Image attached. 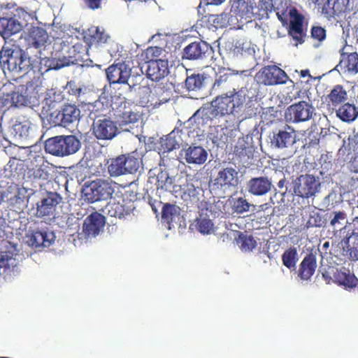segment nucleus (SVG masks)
<instances>
[{
  "instance_id": "1",
  "label": "nucleus",
  "mask_w": 358,
  "mask_h": 358,
  "mask_svg": "<svg viewBox=\"0 0 358 358\" xmlns=\"http://www.w3.org/2000/svg\"><path fill=\"white\" fill-rule=\"evenodd\" d=\"M249 97L247 87H241L237 92L232 91L218 95L210 103L203 105L190 117L189 121L195 123L198 128L210 124L218 117L233 113L236 108H240Z\"/></svg>"
},
{
  "instance_id": "2",
  "label": "nucleus",
  "mask_w": 358,
  "mask_h": 358,
  "mask_svg": "<svg viewBox=\"0 0 358 358\" xmlns=\"http://www.w3.org/2000/svg\"><path fill=\"white\" fill-rule=\"evenodd\" d=\"M0 64L3 71L27 73L31 68L30 58L15 43L6 42L0 51Z\"/></svg>"
},
{
  "instance_id": "3",
  "label": "nucleus",
  "mask_w": 358,
  "mask_h": 358,
  "mask_svg": "<svg viewBox=\"0 0 358 358\" xmlns=\"http://www.w3.org/2000/svg\"><path fill=\"white\" fill-rule=\"evenodd\" d=\"M79 139L73 135L57 136L46 140L45 150L57 157H66L77 152L80 148Z\"/></svg>"
},
{
  "instance_id": "4",
  "label": "nucleus",
  "mask_w": 358,
  "mask_h": 358,
  "mask_svg": "<svg viewBox=\"0 0 358 358\" xmlns=\"http://www.w3.org/2000/svg\"><path fill=\"white\" fill-rule=\"evenodd\" d=\"M321 272L323 278L328 283L331 280L348 287H354L357 285V278L350 271L342 265L331 264L325 265L322 264Z\"/></svg>"
},
{
  "instance_id": "5",
  "label": "nucleus",
  "mask_w": 358,
  "mask_h": 358,
  "mask_svg": "<svg viewBox=\"0 0 358 358\" xmlns=\"http://www.w3.org/2000/svg\"><path fill=\"white\" fill-rule=\"evenodd\" d=\"M113 185L106 180H94L85 185L83 189L85 199L94 203L111 198L114 192Z\"/></svg>"
},
{
  "instance_id": "6",
  "label": "nucleus",
  "mask_w": 358,
  "mask_h": 358,
  "mask_svg": "<svg viewBox=\"0 0 358 358\" xmlns=\"http://www.w3.org/2000/svg\"><path fill=\"white\" fill-rule=\"evenodd\" d=\"M13 250L0 252V283L11 280L20 272V260Z\"/></svg>"
},
{
  "instance_id": "7",
  "label": "nucleus",
  "mask_w": 358,
  "mask_h": 358,
  "mask_svg": "<svg viewBox=\"0 0 358 358\" xmlns=\"http://www.w3.org/2000/svg\"><path fill=\"white\" fill-rule=\"evenodd\" d=\"M295 131L290 127H287L284 130H279L274 133L271 138V146L285 150V153L287 157L292 156L296 151L294 146L296 143Z\"/></svg>"
},
{
  "instance_id": "8",
  "label": "nucleus",
  "mask_w": 358,
  "mask_h": 358,
  "mask_svg": "<svg viewBox=\"0 0 358 358\" xmlns=\"http://www.w3.org/2000/svg\"><path fill=\"white\" fill-rule=\"evenodd\" d=\"M315 115L314 106L306 101H301L297 103L289 106L285 111L287 121L299 123L309 121Z\"/></svg>"
},
{
  "instance_id": "9",
  "label": "nucleus",
  "mask_w": 358,
  "mask_h": 358,
  "mask_svg": "<svg viewBox=\"0 0 358 358\" xmlns=\"http://www.w3.org/2000/svg\"><path fill=\"white\" fill-rule=\"evenodd\" d=\"M185 182L184 176H171L168 171H162L157 175V191H164L176 196L180 195V186Z\"/></svg>"
},
{
  "instance_id": "10",
  "label": "nucleus",
  "mask_w": 358,
  "mask_h": 358,
  "mask_svg": "<svg viewBox=\"0 0 358 358\" xmlns=\"http://www.w3.org/2000/svg\"><path fill=\"white\" fill-rule=\"evenodd\" d=\"M215 206L213 204H201L199 216L196 220V228L202 234H211L215 231L213 218L216 217Z\"/></svg>"
},
{
  "instance_id": "11",
  "label": "nucleus",
  "mask_w": 358,
  "mask_h": 358,
  "mask_svg": "<svg viewBox=\"0 0 358 358\" xmlns=\"http://www.w3.org/2000/svg\"><path fill=\"white\" fill-rule=\"evenodd\" d=\"M10 101L16 107H34L38 104V94L32 87L20 86L11 93Z\"/></svg>"
},
{
  "instance_id": "12",
  "label": "nucleus",
  "mask_w": 358,
  "mask_h": 358,
  "mask_svg": "<svg viewBox=\"0 0 358 358\" xmlns=\"http://www.w3.org/2000/svg\"><path fill=\"white\" fill-rule=\"evenodd\" d=\"M55 235L52 231H31L25 236L27 245L38 250L50 247L55 241Z\"/></svg>"
},
{
  "instance_id": "13",
  "label": "nucleus",
  "mask_w": 358,
  "mask_h": 358,
  "mask_svg": "<svg viewBox=\"0 0 358 358\" xmlns=\"http://www.w3.org/2000/svg\"><path fill=\"white\" fill-rule=\"evenodd\" d=\"M207 150L200 145L192 144L183 147L180 152V157L189 165L200 166L208 159Z\"/></svg>"
},
{
  "instance_id": "14",
  "label": "nucleus",
  "mask_w": 358,
  "mask_h": 358,
  "mask_svg": "<svg viewBox=\"0 0 358 358\" xmlns=\"http://www.w3.org/2000/svg\"><path fill=\"white\" fill-rule=\"evenodd\" d=\"M320 182L310 175H301L293 182L294 193L301 197H309L317 192Z\"/></svg>"
},
{
  "instance_id": "15",
  "label": "nucleus",
  "mask_w": 358,
  "mask_h": 358,
  "mask_svg": "<svg viewBox=\"0 0 358 358\" xmlns=\"http://www.w3.org/2000/svg\"><path fill=\"white\" fill-rule=\"evenodd\" d=\"M60 200L59 194L49 192L36 203V207L32 208L31 211L36 217L48 216L53 213Z\"/></svg>"
},
{
  "instance_id": "16",
  "label": "nucleus",
  "mask_w": 358,
  "mask_h": 358,
  "mask_svg": "<svg viewBox=\"0 0 358 358\" xmlns=\"http://www.w3.org/2000/svg\"><path fill=\"white\" fill-rule=\"evenodd\" d=\"M116 123L110 119L102 117L94 120L93 134L101 140H110L117 134Z\"/></svg>"
},
{
  "instance_id": "17",
  "label": "nucleus",
  "mask_w": 358,
  "mask_h": 358,
  "mask_svg": "<svg viewBox=\"0 0 358 358\" xmlns=\"http://www.w3.org/2000/svg\"><path fill=\"white\" fill-rule=\"evenodd\" d=\"M184 178L185 182L180 186V194L176 195V198H180L184 201H199L203 192L202 188L200 187V181L194 177Z\"/></svg>"
},
{
  "instance_id": "18",
  "label": "nucleus",
  "mask_w": 358,
  "mask_h": 358,
  "mask_svg": "<svg viewBox=\"0 0 358 358\" xmlns=\"http://www.w3.org/2000/svg\"><path fill=\"white\" fill-rule=\"evenodd\" d=\"M29 45L38 50L39 55L50 49L48 32L41 27H33L29 36Z\"/></svg>"
},
{
  "instance_id": "19",
  "label": "nucleus",
  "mask_w": 358,
  "mask_h": 358,
  "mask_svg": "<svg viewBox=\"0 0 358 358\" xmlns=\"http://www.w3.org/2000/svg\"><path fill=\"white\" fill-rule=\"evenodd\" d=\"M255 0H238L234 2L231 12L241 23L250 22L255 15Z\"/></svg>"
},
{
  "instance_id": "20",
  "label": "nucleus",
  "mask_w": 358,
  "mask_h": 358,
  "mask_svg": "<svg viewBox=\"0 0 358 358\" xmlns=\"http://www.w3.org/2000/svg\"><path fill=\"white\" fill-rule=\"evenodd\" d=\"M105 223L103 215L96 212L92 213L85 220L83 231L87 238L96 237L103 231Z\"/></svg>"
},
{
  "instance_id": "21",
  "label": "nucleus",
  "mask_w": 358,
  "mask_h": 358,
  "mask_svg": "<svg viewBox=\"0 0 358 358\" xmlns=\"http://www.w3.org/2000/svg\"><path fill=\"white\" fill-rule=\"evenodd\" d=\"M260 81L266 85L285 83L287 76L284 71L276 66H268L259 75Z\"/></svg>"
},
{
  "instance_id": "22",
  "label": "nucleus",
  "mask_w": 358,
  "mask_h": 358,
  "mask_svg": "<svg viewBox=\"0 0 358 358\" xmlns=\"http://www.w3.org/2000/svg\"><path fill=\"white\" fill-rule=\"evenodd\" d=\"M146 75L152 81H159L169 73L166 59H150L146 63Z\"/></svg>"
},
{
  "instance_id": "23",
  "label": "nucleus",
  "mask_w": 358,
  "mask_h": 358,
  "mask_svg": "<svg viewBox=\"0 0 358 358\" xmlns=\"http://www.w3.org/2000/svg\"><path fill=\"white\" fill-rule=\"evenodd\" d=\"M115 115L121 127L134 124L141 119L142 114L136 108L127 106L126 103L121 104L117 108Z\"/></svg>"
},
{
  "instance_id": "24",
  "label": "nucleus",
  "mask_w": 358,
  "mask_h": 358,
  "mask_svg": "<svg viewBox=\"0 0 358 358\" xmlns=\"http://www.w3.org/2000/svg\"><path fill=\"white\" fill-rule=\"evenodd\" d=\"M162 220L168 225L169 229L180 227L184 222L183 217L180 215V208L171 204H166L163 207Z\"/></svg>"
},
{
  "instance_id": "25",
  "label": "nucleus",
  "mask_w": 358,
  "mask_h": 358,
  "mask_svg": "<svg viewBox=\"0 0 358 358\" xmlns=\"http://www.w3.org/2000/svg\"><path fill=\"white\" fill-rule=\"evenodd\" d=\"M272 187L271 180L264 176L252 178L246 185L248 192L255 196H264L269 192Z\"/></svg>"
},
{
  "instance_id": "26",
  "label": "nucleus",
  "mask_w": 358,
  "mask_h": 358,
  "mask_svg": "<svg viewBox=\"0 0 358 358\" xmlns=\"http://www.w3.org/2000/svg\"><path fill=\"white\" fill-rule=\"evenodd\" d=\"M134 209L133 203L122 200V202H110L103 209V213L110 217L121 219L129 215Z\"/></svg>"
},
{
  "instance_id": "27",
  "label": "nucleus",
  "mask_w": 358,
  "mask_h": 358,
  "mask_svg": "<svg viewBox=\"0 0 358 358\" xmlns=\"http://www.w3.org/2000/svg\"><path fill=\"white\" fill-rule=\"evenodd\" d=\"M210 50L209 45L204 41H196L189 44L183 50V59L189 60L202 59Z\"/></svg>"
},
{
  "instance_id": "28",
  "label": "nucleus",
  "mask_w": 358,
  "mask_h": 358,
  "mask_svg": "<svg viewBox=\"0 0 358 358\" xmlns=\"http://www.w3.org/2000/svg\"><path fill=\"white\" fill-rule=\"evenodd\" d=\"M290 22L289 34L294 41H296L295 46L298 43H303V17L297 13L295 8H292L289 10Z\"/></svg>"
},
{
  "instance_id": "29",
  "label": "nucleus",
  "mask_w": 358,
  "mask_h": 358,
  "mask_svg": "<svg viewBox=\"0 0 358 358\" xmlns=\"http://www.w3.org/2000/svg\"><path fill=\"white\" fill-rule=\"evenodd\" d=\"M238 184V172L233 168H225L220 170L215 179V185L227 189Z\"/></svg>"
},
{
  "instance_id": "30",
  "label": "nucleus",
  "mask_w": 358,
  "mask_h": 358,
  "mask_svg": "<svg viewBox=\"0 0 358 358\" xmlns=\"http://www.w3.org/2000/svg\"><path fill=\"white\" fill-rule=\"evenodd\" d=\"M225 48L234 55H252L255 52V45L245 38L237 40L235 44L234 42L227 41Z\"/></svg>"
},
{
  "instance_id": "31",
  "label": "nucleus",
  "mask_w": 358,
  "mask_h": 358,
  "mask_svg": "<svg viewBox=\"0 0 358 358\" xmlns=\"http://www.w3.org/2000/svg\"><path fill=\"white\" fill-rule=\"evenodd\" d=\"M23 24L15 17L0 18V34L4 38L19 33L22 29Z\"/></svg>"
},
{
  "instance_id": "32",
  "label": "nucleus",
  "mask_w": 358,
  "mask_h": 358,
  "mask_svg": "<svg viewBox=\"0 0 358 358\" xmlns=\"http://www.w3.org/2000/svg\"><path fill=\"white\" fill-rule=\"evenodd\" d=\"M340 71L346 76H355L358 73V54L352 52L349 55H342V59L337 66Z\"/></svg>"
},
{
  "instance_id": "33",
  "label": "nucleus",
  "mask_w": 358,
  "mask_h": 358,
  "mask_svg": "<svg viewBox=\"0 0 358 358\" xmlns=\"http://www.w3.org/2000/svg\"><path fill=\"white\" fill-rule=\"evenodd\" d=\"M129 67L124 62L111 65L106 72L108 80L112 83H122L129 72Z\"/></svg>"
},
{
  "instance_id": "34",
  "label": "nucleus",
  "mask_w": 358,
  "mask_h": 358,
  "mask_svg": "<svg viewBox=\"0 0 358 358\" xmlns=\"http://www.w3.org/2000/svg\"><path fill=\"white\" fill-rule=\"evenodd\" d=\"M349 0H327L322 8V13L327 18L338 15L348 7Z\"/></svg>"
},
{
  "instance_id": "35",
  "label": "nucleus",
  "mask_w": 358,
  "mask_h": 358,
  "mask_svg": "<svg viewBox=\"0 0 358 358\" xmlns=\"http://www.w3.org/2000/svg\"><path fill=\"white\" fill-rule=\"evenodd\" d=\"M292 85L290 86L285 87L278 95V97L282 104H288L293 100L298 98H304V94H306L309 101L310 97L306 92H301L298 89L295 88L294 83L291 81Z\"/></svg>"
},
{
  "instance_id": "36",
  "label": "nucleus",
  "mask_w": 358,
  "mask_h": 358,
  "mask_svg": "<svg viewBox=\"0 0 358 358\" xmlns=\"http://www.w3.org/2000/svg\"><path fill=\"white\" fill-rule=\"evenodd\" d=\"M90 31L92 34V44L90 47L92 50L94 48H101V50H102L105 47V45H107L109 41L112 40L110 36L101 27H92L90 29Z\"/></svg>"
},
{
  "instance_id": "37",
  "label": "nucleus",
  "mask_w": 358,
  "mask_h": 358,
  "mask_svg": "<svg viewBox=\"0 0 358 358\" xmlns=\"http://www.w3.org/2000/svg\"><path fill=\"white\" fill-rule=\"evenodd\" d=\"M15 138L22 141H28L32 137L33 124L28 120L17 122L13 125Z\"/></svg>"
},
{
  "instance_id": "38",
  "label": "nucleus",
  "mask_w": 358,
  "mask_h": 358,
  "mask_svg": "<svg viewBox=\"0 0 358 358\" xmlns=\"http://www.w3.org/2000/svg\"><path fill=\"white\" fill-rule=\"evenodd\" d=\"M41 59L40 64L44 65L47 70L48 69H59L66 66H69L71 62L69 59L66 58V56L63 55L61 57L49 58L45 52L43 55H39Z\"/></svg>"
},
{
  "instance_id": "39",
  "label": "nucleus",
  "mask_w": 358,
  "mask_h": 358,
  "mask_svg": "<svg viewBox=\"0 0 358 358\" xmlns=\"http://www.w3.org/2000/svg\"><path fill=\"white\" fill-rule=\"evenodd\" d=\"M317 267L315 257L307 255L300 264L299 276L302 280H308L315 273Z\"/></svg>"
},
{
  "instance_id": "40",
  "label": "nucleus",
  "mask_w": 358,
  "mask_h": 358,
  "mask_svg": "<svg viewBox=\"0 0 358 358\" xmlns=\"http://www.w3.org/2000/svg\"><path fill=\"white\" fill-rule=\"evenodd\" d=\"M8 193L7 202L13 207L20 208L25 199L24 189H19L17 185H10L8 187Z\"/></svg>"
},
{
  "instance_id": "41",
  "label": "nucleus",
  "mask_w": 358,
  "mask_h": 358,
  "mask_svg": "<svg viewBox=\"0 0 358 358\" xmlns=\"http://www.w3.org/2000/svg\"><path fill=\"white\" fill-rule=\"evenodd\" d=\"M236 78V75L227 72H224L222 74L217 76L212 87V92H219L228 90L229 84L234 81Z\"/></svg>"
},
{
  "instance_id": "42",
  "label": "nucleus",
  "mask_w": 358,
  "mask_h": 358,
  "mask_svg": "<svg viewBox=\"0 0 358 358\" xmlns=\"http://www.w3.org/2000/svg\"><path fill=\"white\" fill-rule=\"evenodd\" d=\"M142 80V76L137 72H134V71H133L129 66V72L127 75L125 76V79H124L122 84H126L130 92L136 91L137 88L142 89L143 92H148V90H150L148 87H140V84Z\"/></svg>"
},
{
  "instance_id": "43",
  "label": "nucleus",
  "mask_w": 358,
  "mask_h": 358,
  "mask_svg": "<svg viewBox=\"0 0 358 358\" xmlns=\"http://www.w3.org/2000/svg\"><path fill=\"white\" fill-rule=\"evenodd\" d=\"M181 138L174 132L170 133L164 138L161 139V152L164 155L173 150L178 149L181 143Z\"/></svg>"
},
{
  "instance_id": "44",
  "label": "nucleus",
  "mask_w": 358,
  "mask_h": 358,
  "mask_svg": "<svg viewBox=\"0 0 358 358\" xmlns=\"http://www.w3.org/2000/svg\"><path fill=\"white\" fill-rule=\"evenodd\" d=\"M64 127L73 124H77L80 117V110L74 105H66L63 109Z\"/></svg>"
},
{
  "instance_id": "45",
  "label": "nucleus",
  "mask_w": 358,
  "mask_h": 358,
  "mask_svg": "<svg viewBox=\"0 0 358 358\" xmlns=\"http://www.w3.org/2000/svg\"><path fill=\"white\" fill-rule=\"evenodd\" d=\"M207 78L201 73L188 76L185 80V85L189 91H199L206 85Z\"/></svg>"
},
{
  "instance_id": "46",
  "label": "nucleus",
  "mask_w": 358,
  "mask_h": 358,
  "mask_svg": "<svg viewBox=\"0 0 358 358\" xmlns=\"http://www.w3.org/2000/svg\"><path fill=\"white\" fill-rule=\"evenodd\" d=\"M122 157L110 159L107 161L108 172L111 177H118L125 174V167L123 165Z\"/></svg>"
},
{
  "instance_id": "47",
  "label": "nucleus",
  "mask_w": 358,
  "mask_h": 358,
  "mask_svg": "<svg viewBox=\"0 0 358 358\" xmlns=\"http://www.w3.org/2000/svg\"><path fill=\"white\" fill-rule=\"evenodd\" d=\"M120 46L119 44L114 41L111 40L107 45H105V47L101 50V57L103 58L104 60H110L112 58H114L117 56H119Z\"/></svg>"
},
{
  "instance_id": "48",
  "label": "nucleus",
  "mask_w": 358,
  "mask_h": 358,
  "mask_svg": "<svg viewBox=\"0 0 358 358\" xmlns=\"http://www.w3.org/2000/svg\"><path fill=\"white\" fill-rule=\"evenodd\" d=\"M357 115V112L354 106L345 103L341 106L337 110V115L341 120L345 122L354 120Z\"/></svg>"
},
{
  "instance_id": "49",
  "label": "nucleus",
  "mask_w": 358,
  "mask_h": 358,
  "mask_svg": "<svg viewBox=\"0 0 358 358\" xmlns=\"http://www.w3.org/2000/svg\"><path fill=\"white\" fill-rule=\"evenodd\" d=\"M123 165L125 167V174L134 173L139 169L141 161L134 155H121Z\"/></svg>"
},
{
  "instance_id": "50",
  "label": "nucleus",
  "mask_w": 358,
  "mask_h": 358,
  "mask_svg": "<svg viewBox=\"0 0 358 358\" xmlns=\"http://www.w3.org/2000/svg\"><path fill=\"white\" fill-rule=\"evenodd\" d=\"M283 264L289 269H295L298 260V253L295 248H289L282 256Z\"/></svg>"
},
{
  "instance_id": "51",
  "label": "nucleus",
  "mask_w": 358,
  "mask_h": 358,
  "mask_svg": "<svg viewBox=\"0 0 358 358\" xmlns=\"http://www.w3.org/2000/svg\"><path fill=\"white\" fill-rule=\"evenodd\" d=\"M73 38L70 35H64L63 37H57L54 43L53 48L57 52H68L69 46L73 43Z\"/></svg>"
},
{
  "instance_id": "52",
  "label": "nucleus",
  "mask_w": 358,
  "mask_h": 358,
  "mask_svg": "<svg viewBox=\"0 0 358 358\" xmlns=\"http://www.w3.org/2000/svg\"><path fill=\"white\" fill-rule=\"evenodd\" d=\"M334 216L330 222V225L334 230H342L345 229L348 223L346 214L344 212H334Z\"/></svg>"
},
{
  "instance_id": "53",
  "label": "nucleus",
  "mask_w": 358,
  "mask_h": 358,
  "mask_svg": "<svg viewBox=\"0 0 358 358\" xmlns=\"http://www.w3.org/2000/svg\"><path fill=\"white\" fill-rule=\"evenodd\" d=\"M329 97L333 105L336 106L346 100L347 94L341 86L338 85L331 90Z\"/></svg>"
},
{
  "instance_id": "54",
  "label": "nucleus",
  "mask_w": 358,
  "mask_h": 358,
  "mask_svg": "<svg viewBox=\"0 0 358 358\" xmlns=\"http://www.w3.org/2000/svg\"><path fill=\"white\" fill-rule=\"evenodd\" d=\"M345 244L348 246L352 259L358 260V234H352L348 237Z\"/></svg>"
},
{
  "instance_id": "55",
  "label": "nucleus",
  "mask_w": 358,
  "mask_h": 358,
  "mask_svg": "<svg viewBox=\"0 0 358 358\" xmlns=\"http://www.w3.org/2000/svg\"><path fill=\"white\" fill-rule=\"evenodd\" d=\"M238 243L241 248L244 252L252 251L257 246V241L251 235L241 234L239 236Z\"/></svg>"
},
{
  "instance_id": "56",
  "label": "nucleus",
  "mask_w": 358,
  "mask_h": 358,
  "mask_svg": "<svg viewBox=\"0 0 358 358\" xmlns=\"http://www.w3.org/2000/svg\"><path fill=\"white\" fill-rule=\"evenodd\" d=\"M42 162L43 160L41 159ZM48 166L43 162V164L39 166H36L29 170V173L34 179L47 180L49 177V173L47 171Z\"/></svg>"
},
{
  "instance_id": "57",
  "label": "nucleus",
  "mask_w": 358,
  "mask_h": 358,
  "mask_svg": "<svg viewBox=\"0 0 358 358\" xmlns=\"http://www.w3.org/2000/svg\"><path fill=\"white\" fill-rule=\"evenodd\" d=\"M250 204L243 197H239L234 201L233 209L238 213H243L250 210Z\"/></svg>"
},
{
  "instance_id": "58",
  "label": "nucleus",
  "mask_w": 358,
  "mask_h": 358,
  "mask_svg": "<svg viewBox=\"0 0 358 358\" xmlns=\"http://www.w3.org/2000/svg\"><path fill=\"white\" fill-rule=\"evenodd\" d=\"M311 36L313 39L318 41V43H314L313 46L318 48L320 46V42L322 41L326 38V31L320 27H313L311 30Z\"/></svg>"
},
{
  "instance_id": "59",
  "label": "nucleus",
  "mask_w": 358,
  "mask_h": 358,
  "mask_svg": "<svg viewBox=\"0 0 358 358\" xmlns=\"http://www.w3.org/2000/svg\"><path fill=\"white\" fill-rule=\"evenodd\" d=\"M50 121L54 125H59L64 127L63 112L54 111L50 114Z\"/></svg>"
},
{
  "instance_id": "60",
  "label": "nucleus",
  "mask_w": 358,
  "mask_h": 358,
  "mask_svg": "<svg viewBox=\"0 0 358 358\" xmlns=\"http://www.w3.org/2000/svg\"><path fill=\"white\" fill-rule=\"evenodd\" d=\"M52 95L55 96V94L52 92H48L43 100L45 104L50 108H55L57 103V100H55V99H52Z\"/></svg>"
},
{
  "instance_id": "61",
  "label": "nucleus",
  "mask_w": 358,
  "mask_h": 358,
  "mask_svg": "<svg viewBox=\"0 0 358 358\" xmlns=\"http://www.w3.org/2000/svg\"><path fill=\"white\" fill-rule=\"evenodd\" d=\"M164 52V50L159 47H151L147 50V54L154 57H159Z\"/></svg>"
},
{
  "instance_id": "62",
  "label": "nucleus",
  "mask_w": 358,
  "mask_h": 358,
  "mask_svg": "<svg viewBox=\"0 0 358 358\" xmlns=\"http://www.w3.org/2000/svg\"><path fill=\"white\" fill-rule=\"evenodd\" d=\"M103 104L100 101H96L93 103H90L88 106L89 110L91 111L90 116L92 115L93 112L99 110L100 108H103ZM92 118V117H91Z\"/></svg>"
},
{
  "instance_id": "63",
  "label": "nucleus",
  "mask_w": 358,
  "mask_h": 358,
  "mask_svg": "<svg viewBox=\"0 0 358 358\" xmlns=\"http://www.w3.org/2000/svg\"><path fill=\"white\" fill-rule=\"evenodd\" d=\"M86 4L92 9L98 8L100 5V0H85Z\"/></svg>"
},
{
  "instance_id": "64",
  "label": "nucleus",
  "mask_w": 358,
  "mask_h": 358,
  "mask_svg": "<svg viewBox=\"0 0 358 358\" xmlns=\"http://www.w3.org/2000/svg\"><path fill=\"white\" fill-rule=\"evenodd\" d=\"M351 170L358 173V155L354 158L351 164Z\"/></svg>"
}]
</instances>
